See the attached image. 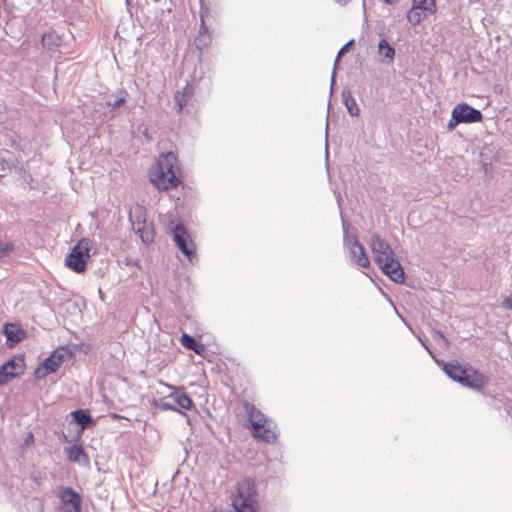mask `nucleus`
<instances>
[{
  "label": "nucleus",
  "mask_w": 512,
  "mask_h": 512,
  "mask_svg": "<svg viewBox=\"0 0 512 512\" xmlns=\"http://www.w3.org/2000/svg\"><path fill=\"white\" fill-rule=\"evenodd\" d=\"M427 10L421 7L412 5L411 9L407 13V20L414 26L420 24L422 20L427 16Z\"/></svg>",
  "instance_id": "6ab92c4d"
},
{
  "label": "nucleus",
  "mask_w": 512,
  "mask_h": 512,
  "mask_svg": "<svg viewBox=\"0 0 512 512\" xmlns=\"http://www.w3.org/2000/svg\"><path fill=\"white\" fill-rule=\"evenodd\" d=\"M193 95V89L190 85L184 86L180 91H177L174 95V100L178 111H182L188 101Z\"/></svg>",
  "instance_id": "dca6fc26"
},
{
  "label": "nucleus",
  "mask_w": 512,
  "mask_h": 512,
  "mask_svg": "<svg viewBox=\"0 0 512 512\" xmlns=\"http://www.w3.org/2000/svg\"><path fill=\"white\" fill-rule=\"evenodd\" d=\"M73 352L67 347H59L55 349L49 357H47L41 367L35 371L37 378H44L47 375L54 373L62 365L66 358L71 357Z\"/></svg>",
  "instance_id": "423d86ee"
},
{
  "label": "nucleus",
  "mask_w": 512,
  "mask_h": 512,
  "mask_svg": "<svg viewBox=\"0 0 512 512\" xmlns=\"http://www.w3.org/2000/svg\"><path fill=\"white\" fill-rule=\"evenodd\" d=\"M238 490H239V494H240V496H242L241 487H239V489H238Z\"/></svg>",
  "instance_id": "72a5a7b5"
},
{
  "label": "nucleus",
  "mask_w": 512,
  "mask_h": 512,
  "mask_svg": "<svg viewBox=\"0 0 512 512\" xmlns=\"http://www.w3.org/2000/svg\"><path fill=\"white\" fill-rule=\"evenodd\" d=\"M71 415L75 422L81 427V431H84L85 428L92 422L91 416L82 409L73 411Z\"/></svg>",
  "instance_id": "412c9836"
},
{
  "label": "nucleus",
  "mask_w": 512,
  "mask_h": 512,
  "mask_svg": "<svg viewBox=\"0 0 512 512\" xmlns=\"http://www.w3.org/2000/svg\"><path fill=\"white\" fill-rule=\"evenodd\" d=\"M350 249L354 260L360 267L368 268L370 266V261L365 253L364 247L359 243L358 240L353 242Z\"/></svg>",
  "instance_id": "ddd939ff"
},
{
  "label": "nucleus",
  "mask_w": 512,
  "mask_h": 512,
  "mask_svg": "<svg viewBox=\"0 0 512 512\" xmlns=\"http://www.w3.org/2000/svg\"><path fill=\"white\" fill-rule=\"evenodd\" d=\"M162 384L169 389V397H171L180 408L184 410H190L193 407V401L185 393L183 388L163 382Z\"/></svg>",
  "instance_id": "9b49d317"
},
{
  "label": "nucleus",
  "mask_w": 512,
  "mask_h": 512,
  "mask_svg": "<svg viewBox=\"0 0 512 512\" xmlns=\"http://www.w3.org/2000/svg\"><path fill=\"white\" fill-rule=\"evenodd\" d=\"M12 250L13 245L11 243H0V258Z\"/></svg>",
  "instance_id": "bb28decb"
},
{
  "label": "nucleus",
  "mask_w": 512,
  "mask_h": 512,
  "mask_svg": "<svg viewBox=\"0 0 512 512\" xmlns=\"http://www.w3.org/2000/svg\"><path fill=\"white\" fill-rule=\"evenodd\" d=\"M354 43V40H350L347 44H345L337 54V60L341 58L347 51L348 48Z\"/></svg>",
  "instance_id": "cd10ccee"
},
{
  "label": "nucleus",
  "mask_w": 512,
  "mask_h": 512,
  "mask_svg": "<svg viewBox=\"0 0 512 512\" xmlns=\"http://www.w3.org/2000/svg\"><path fill=\"white\" fill-rule=\"evenodd\" d=\"M452 116L456 123L480 122L483 118L479 110L470 107L466 103L457 104L452 111Z\"/></svg>",
  "instance_id": "1a4fd4ad"
},
{
  "label": "nucleus",
  "mask_w": 512,
  "mask_h": 512,
  "mask_svg": "<svg viewBox=\"0 0 512 512\" xmlns=\"http://www.w3.org/2000/svg\"><path fill=\"white\" fill-rule=\"evenodd\" d=\"M345 105L352 116H358L360 109L351 93L343 94Z\"/></svg>",
  "instance_id": "4be33fe9"
},
{
  "label": "nucleus",
  "mask_w": 512,
  "mask_h": 512,
  "mask_svg": "<svg viewBox=\"0 0 512 512\" xmlns=\"http://www.w3.org/2000/svg\"><path fill=\"white\" fill-rule=\"evenodd\" d=\"M177 171L176 155L172 152L162 153L150 167L149 179L158 190L167 191L181 184Z\"/></svg>",
  "instance_id": "f257e3e1"
},
{
  "label": "nucleus",
  "mask_w": 512,
  "mask_h": 512,
  "mask_svg": "<svg viewBox=\"0 0 512 512\" xmlns=\"http://www.w3.org/2000/svg\"><path fill=\"white\" fill-rule=\"evenodd\" d=\"M412 5L426 9L430 14L436 11L435 0H412Z\"/></svg>",
  "instance_id": "b1692460"
},
{
  "label": "nucleus",
  "mask_w": 512,
  "mask_h": 512,
  "mask_svg": "<svg viewBox=\"0 0 512 512\" xmlns=\"http://www.w3.org/2000/svg\"><path fill=\"white\" fill-rule=\"evenodd\" d=\"M24 356H14L0 366V386L10 382L12 379L21 376L25 372Z\"/></svg>",
  "instance_id": "6e6552de"
},
{
  "label": "nucleus",
  "mask_w": 512,
  "mask_h": 512,
  "mask_svg": "<svg viewBox=\"0 0 512 512\" xmlns=\"http://www.w3.org/2000/svg\"><path fill=\"white\" fill-rule=\"evenodd\" d=\"M370 246L374 260L383 273L389 276L394 282L403 283L405 280L404 271L399 261L395 259L394 252L390 245L381 239L379 235L374 234L371 237Z\"/></svg>",
  "instance_id": "f03ea898"
},
{
  "label": "nucleus",
  "mask_w": 512,
  "mask_h": 512,
  "mask_svg": "<svg viewBox=\"0 0 512 512\" xmlns=\"http://www.w3.org/2000/svg\"><path fill=\"white\" fill-rule=\"evenodd\" d=\"M160 406L165 410H175V408L168 402H166L164 399L161 400Z\"/></svg>",
  "instance_id": "c756f323"
},
{
  "label": "nucleus",
  "mask_w": 512,
  "mask_h": 512,
  "mask_svg": "<svg viewBox=\"0 0 512 512\" xmlns=\"http://www.w3.org/2000/svg\"><path fill=\"white\" fill-rule=\"evenodd\" d=\"M173 239L177 247L192 262L196 256V247L184 226L180 223L171 228Z\"/></svg>",
  "instance_id": "0eeeda50"
},
{
  "label": "nucleus",
  "mask_w": 512,
  "mask_h": 512,
  "mask_svg": "<svg viewBox=\"0 0 512 512\" xmlns=\"http://www.w3.org/2000/svg\"><path fill=\"white\" fill-rule=\"evenodd\" d=\"M67 458L71 462L75 463H88L89 458L85 453L83 447L78 444H74L67 449Z\"/></svg>",
  "instance_id": "2eb2a0df"
},
{
  "label": "nucleus",
  "mask_w": 512,
  "mask_h": 512,
  "mask_svg": "<svg viewBox=\"0 0 512 512\" xmlns=\"http://www.w3.org/2000/svg\"><path fill=\"white\" fill-rule=\"evenodd\" d=\"M244 409L248 416L249 429L255 439L265 443H274L277 440L276 425L259 409L249 402L244 403Z\"/></svg>",
  "instance_id": "7ed1b4c3"
},
{
  "label": "nucleus",
  "mask_w": 512,
  "mask_h": 512,
  "mask_svg": "<svg viewBox=\"0 0 512 512\" xmlns=\"http://www.w3.org/2000/svg\"><path fill=\"white\" fill-rule=\"evenodd\" d=\"M180 342L183 347L194 351L198 355H202L205 352V346L186 333L181 336Z\"/></svg>",
  "instance_id": "a211bd4d"
},
{
  "label": "nucleus",
  "mask_w": 512,
  "mask_h": 512,
  "mask_svg": "<svg viewBox=\"0 0 512 512\" xmlns=\"http://www.w3.org/2000/svg\"><path fill=\"white\" fill-rule=\"evenodd\" d=\"M235 507L238 512H257L248 498L243 499L240 504L236 502Z\"/></svg>",
  "instance_id": "393cba45"
},
{
  "label": "nucleus",
  "mask_w": 512,
  "mask_h": 512,
  "mask_svg": "<svg viewBox=\"0 0 512 512\" xmlns=\"http://www.w3.org/2000/svg\"><path fill=\"white\" fill-rule=\"evenodd\" d=\"M63 503L71 506L69 512H81L82 499L80 495L69 487L63 488L60 493Z\"/></svg>",
  "instance_id": "f8f14e48"
},
{
  "label": "nucleus",
  "mask_w": 512,
  "mask_h": 512,
  "mask_svg": "<svg viewBox=\"0 0 512 512\" xmlns=\"http://www.w3.org/2000/svg\"><path fill=\"white\" fill-rule=\"evenodd\" d=\"M62 44L61 36L55 31H49L45 33L42 37V46L44 49L54 52L56 51Z\"/></svg>",
  "instance_id": "4468645a"
},
{
  "label": "nucleus",
  "mask_w": 512,
  "mask_h": 512,
  "mask_svg": "<svg viewBox=\"0 0 512 512\" xmlns=\"http://www.w3.org/2000/svg\"><path fill=\"white\" fill-rule=\"evenodd\" d=\"M456 124H457V123H456V122H455V120L452 118V119L449 121V123H448V127H449L450 129H452V128H454V127H455V125H456Z\"/></svg>",
  "instance_id": "7c9ffc66"
},
{
  "label": "nucleus",
  "mask_w": 512,
  "mask_h": 512,
  "mask_svg": "<svg viewBox=\"0 0 512 512\" xmlns=\"http://www.w3.org/2000/svg\"><path fill=\"white\" fill-rule=\"evenodd\" d=\"M443 370L454 381L472 389L481 390L487 383V378L479 371L457 361L446 363Z\"/></svg>",
  "instance_id": "20e7f679"
},
{
  "label": "nucleus",
  "mask_w": 512,
  "mask_h": 512,
  "mask_svg": "<svg viewBox=\"0 0 512 512\" xmlns=\"http://www.w3.org/2000/svg\"><path fill=\"white\" fill-rule=\"evenodd\" d=\"M384 2H385V3H387V4L392 5V4L397 3V2H398V0H384Z\"/></svg>",
  "instance_id": "473e14b6"
},
{
  "label": "nucleus",
  "mask_w": 512,
  "mask_h": 512,
  "mask_svg": "<svg viewBox=\"0 0 512 512\" xmlns=\"http://www.w3.org/2000/svg\"><path fill=\"white\" fill-rule=\"evenodd\" d=\"M34 440V437H33V434L32 433H29L27 439H26V442L28 443L29 441L33 442Z\"/></svg>",
  "instance_id": "2f4dec72"
},
{
  "label": "nucleus",
  "mask_w": 512,
  "mask_h": 512,
  "mask_svg": "<svg viewBox=\"0 0 512 512\" xmlns=\"http://www.w3.org/2000/svg\"><path fill=\"white\" fill-rule=\"evenodd\" d=\"M135 229L143 243L150 244L154 241L155 232L151 224H148L145 221H143V223L138 224V226Z\"/></svg>",
  "instance_id": "f3484780"
},
{
  "label": "nucleus",
  "mask_w": 512,
  "mask_h": 512,
  "mask_svg": "<svg viewBox=\"0 0 512 512\" xmlns=\"http://www.w3.org/2000/svg\"><path fill=\"white\" fill-rule=\"evenodd\" d=\"M502 306L506 309H510L512 310V295L506 297L503 302H502Z\"/></svg>",
  "instance_id": "c85d7f7f"
},
{
  "label": "nucleus",
  "mask_w": 512,
  "mask_h": 512,
  "mask_svg": "<svg viewBox=\"0 0 512 512\" xmlns=\"http://www.w3.org/2000/svg\"><path fill=\"white\" fill-rule=\"evenodd\" d=\"M378 53L389 63H391L394 60L395 49L387 42L386 39H382L379 41Z\"/></svg>",
  "instance_id": "aec40b11"
},
{
  "label": "nucleus",
  "mask_w": 512,
  "mask_h": 512,
  "mask_svg": "<svg viewBox=\"0 0 512 512\" xmlns=\"http://www.w3.org/2000/svg\"><path fill=\"white\" fill-rule=\"evenodd\" d=\"M126 95H127V92L126 91H123V96L117 98L114 102L112 103H108V105L110 107H112L113 109H117L119 107H121L125 101H126Z\"/></svg>",
  "instance_id": "a878e982"
},
{
  "label": "nucleus",
  "mask_w": 512,
  "mask_h": 512,
  "mask_svg": "<svg viewBox=\"0 0 512 512\" xmlns=\"http://www.w3.org/2000/svg\"><path fill=\"white\" fill-rule=\"evenodd\" d=\"M91 241L88 238H82L72 248L65 259V265L76 273H84L87 268V262L90 258Z\"/></svg>",
  "instance_id": "39448f33"
},
{
  "label": "nucleus",
  "mask_w": 512,
  "mask_h": 512,
  "mask_svg": "<svg viewBox=\"0 0 512 512\" xmlns=\"http://www.w3.org/2000/svg\"><path fill=\"white\" fill-rule=\"evenodd\" d=\"M211 42V36L208 34L206 28L199 32V35L195 39V43L198 49L207 47Z\"/></svg>",
  "instance_id": "5701e85b"
},
{
  "label": "nucleus",
  "mask_w": 512,
  "mask_h": 512,
  "mask_svg": "<svg viewBox=\"0 0 512 512\" xmlns=\"http://www.w3.org/2000/svg\"><path fill=\"white\" fill-rule=\"evenodd\" d=\"M6 336V345L9 348L14 347L27 337V332L16 323H7L3 328Z\"/></svg>",
  "instance_id": "9d476101"
}]
</instances>
